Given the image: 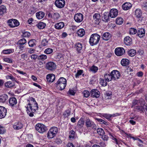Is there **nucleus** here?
I'll use <instances>...</instances> for the list:
<instances>
[{
    "label": "nucleus",
    "instance_id": "1",
    "mask_svg": "<svg viewBox=\"0 0 147 147\" xmlns=\"http://www.w3.org/2000/svg\"><path fill=\"white\" fill-rule=\"evenodd\" d=\"M29 102L26 107V111L29 116L32 117L34 115L33 113L38 109V105L35 99L32 98H31Z\"/></svg>",
    "mask_w": 147,
    "mask_h": 147
},
{
    "label": "nucleus",
    "instance_id": "2",
    "mask_svg": "<svg viewBox=\"0 0 147 147\" xmlns=\"http://www.w3.org/2000/svg\"><path fill=\"white\" fill-rule=\"evenodd\" d=\"M55 84L57 89L62 90L65 89L66 86V80L63 77H61Z\"/></svg>",
    "mask_w": 147,
    "mask_h": 147
},
{
    "label": "nucleus",
    "instance_id": "3",
    "mask_svg": "<svg viewBox=\"0 0 147 147\" xmlns=\"http://www.w3.org/2000/svg\"><path fill=\"white\" fill-rule=\"evenodd\" d=\"M100 38V36L97 34H92L89 40L90 45L93 46L97 44L99 42Z\"/></svg>",
    "mask_w": 147,
    "mask_h": 147
},
{
    "label": "nucleus",
    "instance_id": "4",
    "mask_svg": "<svg viewBox=\"0 0 147 147\" xmlns=\"http://www.w3.org/2000/svg\"><path fill=\"white\" fill-rule=\"evenodd\" d=\"M58 131L56 127H52L51 128L47 133V137L49 138H53L56 136Z\"/></svg>",
    "mask_w": 147,
    "mask_h": 147
},
{
    "label": "nucleus",
    "instance_id": "5",
    "mask_svg": "<svg viewBox=\"0 0 147 147\" xmlns=\"http://www.w3.org/2000/svg\"><path fill=\"white\" fill-rule=\"evenodd\" d=\"M35 128L39 133H43L47 130V127L41 123H38L35 126Z\"/></svg>",
    "mask_w": 147,
    "mask_h": 147
},
{
    "label": "nucleus",
    "instance_id": "6",
    "mask_svg": "<svg viewBox=\"0 0 147 147\" xmlns=\"http://www.w3.org/2000/svg\"><path fill=\"white\" fill-rule=\"evenodd\" d=\"M46 68L50 71H54L57 68L56 64L53 62L50 61L47 63L46 65Z\"/></svg>",
    "mask_w": 147,
    "mask_h": 147
},
{
    "label": "nucleus",
    "instance_id": "7",
    "mask_svg": "<svg viewBox=\"0 0 147 147\" xmlns=\"http://www.w3.org/2000/svg\"><path fill=\"white\" fill-rule=\"evenodd\" d=\"M8 25L11 28H14L18 26L20 23L16 19H10L8 20Z\"/></svg>",
    "mask_w": 147,
    "mask_h": 147
},
{
    "label": "nucleus",
    "instance_id": "8",
    "mask_svg": "<svg viewBox=\"0 0 147 147\" xmlns=\"http://www.w3.org/2000/svg\"><path fill=\"white\" fill-rule=\"evenodd\" d=\"M85 125L87 128L92 127L93 129H96V126L94 123L89 119H87L86 120Z\"/></svg>",
    "mask_w": 147,
    "mask_h": 147
},
{
    "label": "nucleus",
    "instance_id": "9",
    "mask_svg": "<svg viewBox=\"0 0 147 147\" xmlns=\"http://www.w3.org/2000/svg\"><path fill=\"white\" fill-rule=\"evenodd\" d=\"M111 74L112 76V78L113 80H117L119 79L120 76V74L119 72L117 70H113L111 72Z\"/></svg>",
    "mask_w": 147,
    "mask_h": 147
},
{
    "label": "nucleus",
    "instance_id": "10",
    "mask_svg": "<svg viewBox=\"0 0 147 147\" xmlns=\"http://www.w3.org/2000/svg\"><path fill=\"white\" fill-rule=\"evenodd\" d=\"M125 53L124 49L122 47H118L115 50V53L117 56H121L124 55Z\"/></svg>",
    "mask_w": 147,
    "mask_h": 147
},
{
    "label": "nucleus",
    "instance_id": "11",
    "mask_svg": "<svg viewBox=\"0 0 147 147\" xmlns=\"http://www.w3.org/2000/svg\"><path fill=\"white\" fill-rule=\"evenodd\" d=\"M75 20L77 22H81L83 19V16L81 13H77L76 14L74 18Z\"/></svg>",
    "mask_w": 147,
    "mask_h": 147
},
{
    "label": "nucleus",
    "instance_id": "12",
    "mask_svg": "<svg viewBox=\"0 0 147 147\" xmlns=\"http://www.w3.org/2000/svg\"><path fill=\"white\" fill-rule=\"evenodd\" d=\"M65 4L64 0H56L55 2V4L56 7L61 8L63 7Z\"/></svg>",
    "mask_w": 147,
    "mask_h": 147
},
{
    "label": "nucleus",
    "instance_id": "13",
    "mask_svg": "<svg viewBox=\"0 0 147 147\" xmlns=\"http://www.w3.org/2000/svg\"><path fill=\"white\" fill-rule=\"evenodd\" d=\"M7 110L4 107L0 106V119L4 118L6 115Z\"/></svg>",
    "mask_w": 147,
    "mask_h": 147
},
{
    "label": "nucleus",
    "instance_id": "14",
    "mask_svg": "<svg viewBox=\"0 0 147 147\" xmlns=\"http://www.w3.org/2000/svg\"><path fill=\"white\" fill-rule=\"evenodd\" d=\"M110 17L112 18L116 17L118 15V11L116 9H111L109 13Z\"/></svg>",
    "mask_w": 147,
    "mask_h": 147
},
{
    "label": "nucleus",
    "instance_id": "15",
    "mask_svg": "<svg viewBox=\"0 0 147 147\" xmlns=\"http://www.w3.org/2000/svg\"><path fill=\"white\" fill-rule=\"evenodd\" d=\"M9 105L11 107H15L17 103V99L15 97H12L9 100Z\"/></svg>",
    "mask_w": 147,
    "mask_h": 147
},
{
    "label": "nucleus",
    "instance_id": "16",
    "mask_svg": "<svg viewBox=\"0 0 147 147\" xmlns=\"http://www.w3.org/2000/svg\"><path fill=\"white\" fill-rule=\"evenodd\" d=\"M100 94V92L96 89H92L90 92L91 95L93 97H99Z\"/></svg>",
    "mask_w": 147,
    "mask_h": 147
},
{
    "label": "nucleus",
    "instance_id": "17",
    "mask_svg": "<svg viewBox=\"0 0 147 147\" xmlns=\"http://www.w3.org/2000/svg\"><path fill=\"white\" fill-rule=\"evenodd\" d=\"M23 124L20 122H17L14 123L13 125V129L16 130H18L22 128Z\"/></svg>",
    "mask_w": 147,
    "mask_h": 147
},
{
    "label": "nucleus",
    "instance_id": "18",
    "mask_svg": "<svg viewBox=\"0 0 147 147\" xmlns=\"http://www.w3.org/2000/svg\"><path fill=\"white\" fill-rule=\"evenodd\" d=\"M46 78L47 82H52L55 80V76L53 74H49L47 75Z\"/></svg>",
    "mask_w": 147,
    "mask_h": 147
},
{
    "label": "nucleus",
    "instance_id": "19",
    "mask_svg": "<svg viewBox=\"0 0 147 147\" xmlns=\"http://www.w3.org/2000/svg\"><path fill=\"white\" fill-rule=\"evenodd\" d=\"M84 123V119H80L78 122L77 124L76 127L80 130L83 127Z\"/></svg>",
    "mask_w": 147,
    "mask_h": 147
},
{
    "label": "nucleus",
    "instance_id": "20",
    "mask_svg": "<svg viewBox=\"0 0 147 147\" xmlns=\"http://www.w3.org/2000/svg\"><path fill=\"white\" fill-rule=\"evenodd\" d=\"M124 43L127 45H130L132 43L131 38L129 36L125 37L124 40Z\"/></svg>",
    "mask_w": 147,
    "mask_h": 147
},
{
    "label": "nucleus",
    "instance_id": "21",
    "mask_svg": "<svg viewBox=\"0 0 147 147\" xmlns=\"http://www.w3.org/2000/svg\"><path fill=\"white\" fill-rule=\"evenodd\" d=\"M131 4L130 3L126 2L123 4L122 7L124 10H127L130 9L132 7Z\"/></svg>",
    "mask_w": 147,
    "mask_h": 147
},
{
    "label": "nucleus",
    "instance_id": "22",
    "mask_svg": "<svg viewBox=\"0 0 147 147\" xmlns=\"http://www.w3.org/2000/svg\"><path fill=\"white\" fill-rule=\"evenodd\" d=\"M145 31L143 28L139 29L138 30L137 35L139 37L141 38L145 35Z\"/></svg>",
    "mask_w": 147,
    "mask_h": 147
},
{
    "label": "nucleus",
    "instance_id": "23",
    "mask_svg": "<svg viewBox=\"0 0 147 147\" xmlns=\"http://www.w3.org/2000/svg\"><path fill=\"white\" fill-rule=\"evenodd\" d=\"M111 35L109 32H105L102 35V39L105 41L108 40L111 37Z\"/></svg>",
    "mask_w": 147,
    "mask_h": 147
},
{
    "label": "nucleus",
    "instance_id": "24",
    "mask_svg": "<svg viewBox=\"0 0 147 147\" xmlns=\"http://www.w3.org/2000/svg\"><path fill=\"white\" fill-rule=\"evenodd\" d=\"M64 26V24L63 22H61L55 24L54 26L55 28L57 29L60 30Z\"/></svg>",
    "mask_w": 147,
    "mask_h": 147
},
{
    "label": "nucleus",
    "instance_id": "25",
    "mask_svg": "<svg viewBox=\"0 0 147 147\" xmlns=\"http://www.w3.org/2000/svg\"><path fill=\"white\" fill-rule=\"evenodd\" d=\"M109 14L108 12H105L103 14L102 17V20L106 22L109 21Z\"/></svg>",
    "mask_w": 147,
    "mask_h": 147
},
{
    "label": "nucleus",
    "instance_id": "26",
    "mask_svg": "<svg viewBox=\"0 0 147 147\" xmlns=\"http://www.w3.org/2000/svg\"><path fill=\"white\" fill-rule=\"evenodd\" d=\"M7 95L5 94H3L0 96V102H4L8 98Z\"/></svg>",
    "mask_w": 147,
    "mask_h": 147
},
{
    "label": "nucleus",
    "instance_id": "27",
    "mask_svg": "<svg viewBox=\"0 0 147 147\" xmlns=\"http://www.w3.org/2000/svg\"><path fill=\"white\" fill-rule=\"evenodd\" d=\"M7 9L6 7L3 5L0 6V15H3L6 13Z\"/></svg>",
    "mask_w": 147,
    "mask_h": 147
},
{
    "label": "nucleus",
    "instance_id": "28",
    "mask_svg": "<svg viewBox=\"0 0 147 147\" xmlns=\"http://www.w3.org/2000/svg\"><path fill=\"white\" fill-rule=\"evenodd\" d=\"M121 64L123 66H126L129 63V60L126 59H123L121 61Z\"/></svg>",
    "mask_w": 147,
    "mask_h": 147
},
{
    "label": "nucleus",
    "instance_id": "29",
    "mask_svg": "<svg viewBox=\"0 0 147 147\" xmlns=\"http://www.w3.org/2000/svg\"><path fill=\"white\" fill-rule=\"evenodd\" d=\"M14 86L15 84L14 82L10 81L7 82L5 84V86L7 88H11Z\"/></svg>",
    "mask_w": 147,
    "mask_h": 147
},
{
    "label": "nucleus",
    "instance_id": "30",
    "mask_svg": "<svg viewBox=\"0 0 147 147\" xmlns=\"http://www.w3.org/2000/svg\"><path fill=\"white\" fill-rule=\"evenodd\" d=\"M45 13L43 12L40 11L36 13V16L37 18L39 19H41L45 16Z\"/></svg>",
    "mask_w": 147,
    "mask_h": 147
},
{
    "label": "nucleus",
    "instance_id": "31",
    "mask_svg": "<svg viewBox=\"0 0 147 147\" xmlns=\"http://www.w3.org/2000/svg\"><path fill=\"white\" fill-rule=\"evenodd\" d=\"M75 47L78 52H80V51L82 49V46L81 43L77 42L75 44Z\"/></svg>",
    "mask_w": 147,
    "mask_h": 147
},
{
    "label": "nucleus",
    "instance_id": "32",
    "mask_svg": "<svg viewBox=\"0 0 147 147\" xmlns=\"http://www.w3.org/2000/svg\"><path fill=\"white\" fill-rule=\"evenodd\" d=\"M105 80L108 82L113 80V78H112V76L111 73L110 74H106L105 75Z\"/></svg>",
    "mask_w": 147,
    "mask_h": 147
},
{
    "label": "nucleus",
    "instance_id": "33",
    "mask_svg": "<svg viewBox=\"0 0 147 147\" xmlns=\"http://www.w3.org/2000/svg\"><path fill=\"white\" fill-rule=\"evenodd\" d=\"M85 33V30L83 28L79 29L77 32V34L80 37H82L84 36Z\"/></svg>",
    "mask_w": 147,
    "mask_h": 147
},
{
    "label": "nucleus",
    "instance_id": "34",
    "mask_svg": "<svg viewBox=\"0 0 147 147\" xmlns=\"http://www.w3.org/2000/svg\"><path fill=\"white\" fill-rule=\"evenodd\" d=\"M36 40L34 39H32L29 40L28 42V45L31 47H33L36 45Z\"/></svg>",
    "mask_w": 147,
    "mask_h": 147
},
{
    "label": "nucleus",
    "instance_id": "35",
    "mask_svg": "<svg viewBox=\"0 0 147 147\" xmlns=\"http://www.w3.org/2000/svg\"><path fill=\"white\" fill-rule=\"evenodd\" d=\"M142 12L140 9H137L135 11V15L138 18H140L142 16Z\"/></svg>",
    "mask_w": 147,
    "mask_h": 147
},
{
    "label": "nucleus",
    "instance_id": "36",
    "mask_svg": "<svg viewBox=\"0 0 147 147\" xmlns=\"http://www.w3.org/2000/svg\"><path fill=\"white\" fill-rule=\"evenodd\" d=\"M112 96V93L110 91H107L105 94V99H110Z\"/></svg>",
    "mask_w": 147,
    "mask_h": 147
},
{
    "label": "nucleus",
    "instance_id": "37",
    "mask_svg": "<svg viewBox=\"0 0 147 147\" xmlns=\"http://www.w3.org/2000/svg\"><path fill=\"white\" fill-rule=\"evenodd\" d=\"M116 115H115V114H104L102 116L104 117L108 120L110 119V118L111 117H113L116 116Z\"/></svg>",
    "mask_w": 147,
    "mask_h": 147
},
{
    "label": "nucleus",
    "instance_id": "38",
    "mask_svg": "<svg viewBox=\"0 0 147 147\" xmlns=\"http://www.w3.org/2000/svg\"><path fill=\"white\" fill-rule=\"evenodd\" d=\"M36 26L38 28L42 29L45 27L46 24L45 23L43 22H41L38 23Z\"/></svg>",
    "mask_w": 147,
    "mask_h": 147
},
{
    "label": "nucleus",
    "instance_id": "39",
    "mask_svg": "<svg viewBox=\"0 0 147 147\" xmlns=\"http://www.w3.org/2000/svg\"><path fill=\"white\" fill-rule=\"evenodd\" d=\"M123 22V19L121 18H118L116 20V22L118 25H121Z\"/></svg>",
    "mask_w": 147,
    "mask_h": 147
},
{
    "label": "nucleus",
    "instance_id": "40",
    "mask_svg": "<svg viewBox=\"0 0 147 147\" xmlns=\"http://www.w3.org/2000/svg\"><path fill=\"white\" fill-rule=\"evenodd\" d=\"M136 51L134 49H132L128 52V55L131 57L134 56L136 54Z\"/></svg>",
    "mask_w": 147,
    "mask_h": 147
},
{
    "label": "nucleus",
    "instance_id": "41",
    "mask_svg": "<svg viewBox=\"0 0 147 147\" xmlns=\"http://www.w3.org/2000/svg\"><path fill=\"white\" fill-rule=\"evenodd\" d=\"M97 133L100 136H102L105 134V132L103 129L101 128H98L97 129Z\"/></svg>",
    "mask_w": 147,
    "mask_h": 147
},
{
    "label": "nucleus",
    "instance_id": "42",
    "mask_svg": "<svg viewBox=\"0 0 147 147\" xmlns=\"http://www.w3.org/2000/svg\"><path fill=\"white\" fill-rule=\"evenodd\" d=\"M6 78L7 80L10 79L13 82H16V78L12 75L6 76Z\"/></svg>",
    "mask_w": 147,
    "mask_h": 147
},
{
    "label": "nucleus",
    "instance_id": "43",
    "mask_svg": "<svg viewBox=\"0 0 147 147\" xmlns=\"http://www.w3.org/2000/svg\"><path fill=\"white\" fill-rule=\"evenodd\" d=\"M47 58V55H42L38 56V60H41L42 61L46 59Z\"/></svg>",
    "mask_w": 147,
    "mask_h": 147
},
{
    "label": "nucleus",
    "instance_id": "44",
    "mask_svg": "<svg viewBox=\"0 0 147 147\" xmlns=\"http://www.w3.org/2000/svg\"><path fill=\"white\" fill-rule=\"evenodd\" d=\"M137 32L136 30L134 28H131L129 30V33L130 34H135Z\"/></svg>",
    "mask_w": 147,
    "mask_h": 147
},
{
    "label": "nucleus",
    "instance_id": "45",
    "mask_svg": "<svg viewBox=\"0 0 147 147\" xmlns=\"http://www.w3.org/2000/svg\"><path fill=\"white\" fill-rule=\"evenodd\" d=\"M93 18L95 20H98L100 18V14L98 13H95L93 16Z\"/></svg>",
    "mask_w": 147,
    "mask_h": 147
},
{
    "label": "nucleus",
    "instance_id": "46",
    "mask_svg": "<svg viewBox=\"0 0 147 147\" xmlns=\"http://www.w3.org/2000/svg\"><path fill=\"white\" fill-rule=\"evenodd\" d=\"M106 80H104L103 79L101 78L100 79V83L101 85L103 86H105L107 85V82Z\"/></svg>",
    "mask_w": 147,
    "mask_h": 147
},
{
    "label": "nucleus",
    "instance_id": "47",
    "mask_svg": "<svg viewBox=\"0 0 147 147\" xmlns=\"http://www.w3.org/2000/svg\"><path fill=\"white\" fill-rule=\"evenodd\" d=\"M53 52V49L50 48H47L45 51V53L47 54H50L51 53Z\"/></svg>",
    "mask_w": 147,
    "mask_h": 147
},
{
    "label": "nucleus",
    "instance_id": "48",
    "mask_svg": "<svg viewBox=\"0 0 147 147\" xmlns=\"http://www.w3.org/2000/svg\"><path fill=\"white\" fill-rule=\"evenodd\" d=\"M26 42V40L24 38L18 41V44L20 45H23Z\"/></svg>",
    "mask_w": 147,
    "mask_h": 147
},
{
    "label": "nucleus",
    "instance_id": "49",
    "mask_svg": "<svg viewBox=\"0 0 147 147\" xmlns=\"http://www.w3.org/2000/svg\"><path fill=\"white\" fill-rule=\"evenodd\" d=\"M82 93L84 96L86 98L88 97L90 95L89 92L87 90H85Z\"/></svg>",
    "mask_w": 147,
    "mask_h": 147
},
{
    "label": "nucleus",
    "instance_id": "50",
    "mask_svg": "<svg viewBox=\"0 0 147 147\" xmlns=\"http://www.w3.org/2000/svg\"><path fill=\"white\" fill-rule=\"evenodd\" d=\"M90 70L94 73H96L97 72L98 68L94 65L92 66L90 69Z\"/></svg>",
    "mask_w": 147,
    "mask_h": 147
},
{
    "label": "nucleus",
    "instance_id": "51",
    "mask_svg": "<svg viewBox=\"0 0 147 147\" xmlns=\"http://www.w3.org/2000/svg\"><path fill=\"white\" fill-rule=\"evenodd\" d=\"M69 137L70 138H74L75 135V132L74 130H71L69 132Z\"/></svg>",
    "mask_w": 147,
    "mask_h": 147
},
{
    "label": "nucleus",
    "instance_id": "52",
    "mask_svg": "<svg viewBox=\"0 0 147 147\" xmlns=\"http://www.w3.org/2000/svg\"><path fill=\"white\" fill-rule=\"evenodd\" d=\"M60 17L59 14L58 13H54L53 18L55 20H58Z\"/></svg>",
    "mask_w": 147,
    "mask_h": 147
},
{
    "label": "nucleus",
    "instance_id": "53",
    "mask_svg": "<svg viewBox=\"0 0 147 147\" xmlns=\"http://www.w3.org/2000/svg\"><path fill=\"white\" fill-rule=\"evenodd\" d=\"M31 35L30 33L28 32H25L23 33L22 36L23 37H28Z\"/></svg>",
    "mask_w": 147,
    "mask_h": 147
},
{
    "label": "nucleus",
    "instance_id": "54",
    "mask_svg": "<svg viewBox=\"0 0 147 147\" xmlns=\"http://www.w3.org/2000/svg\"><path fill=\"white\" fill-rule=\"evenodd\" d=\"M139 105L143 106L145 105V101L142 98H141L138 100Z\"/></svg>",
    "mask_w": 147,
    "mask_h": 147
},
{
    "label": "nucleus",
    "instance_id": "55",
    "mask_svg": "<svg viewBox=\"0 0 147 147\" xmlns=\"http://www.w3.org/2000/svg\"><path fill=\"white\" fill-rule=\"evenodd\" d=\"M83 72V70H78L77 73L75 74V76L76 78L78 77L79 76L82 75Z\"/></svg>",
    "mask_w": 147,
    "mask_h": 147
},
{
    "label": "nucleus",
    "instance_id": "56",
    "mask_svg": "<svg viewBox=\"0 0 147 147\" xmlns=\"http://www.w3.org/2000/svg\"><path fill=\"white\" fill-rule=\"evenodd\" d=\"M5 128L0 125V134H3L5 132Z\"/></svg>",
    "mask_w": 147,
    "mask_h": 147
},
{
    "label": "nucleus",
    "instance_id": "57",
    "mask_svg": "<svg viewBox=\"0 0 147 147\" xmlns=\"http://www.w3.org/2000/svg\"><path fill=\"white\" fill-rule=\"evenodd\" d=\"M55 142L56 144H59L62 143V141L60 138H57L55 139Z\"/></svg>",
    "mask_w": 147,
    "mask_h": 147
},
{
    "label": "nucleus",
    "instance_id": "58",
    "mask_svg": "<svg viewBox=\"0 0 147 147\" xmlns=\"http://www.w3.org/2000/svg\"><path fill=\"white\" fill-rule=\"evenodd\" d=\"M138 105H139L138 100H134L133 102V104L132 106V107L134 108L135 106H137Z\"/></svg>",
    "mask_w": 147,
    "mask_h": 147
},
{
    "label": "nucleus",
    "instance_id": "59",
    "mask_svg": "<svg viewBox=\"0 0 147 147\" xmlns=\"http://www.w3.org/2000/svg\"><path fill=\"white\" fill-rule=\"evenodd\" d=\"M48 41L45 39L42 40V45L44 46H45L47 45Z\"/></svg>",
    "mask_w": 147,
    "mask_h": 147
},
{
    "label": "nucleus",
    "instance_id": "60",
    "mask_svg": "<svg viewBox=\"0 0 147 147\" xmlns=\"http://www.w3.org/2000/svg\"><path fill=\"white\" fill-rule=\"evenodd\" d=\"M69 93L71 94L74 95L75 93V90H74L73 88H71L69 89Z\"/></svg>",
    "mask_w": 147,
    "mask_h": 147
},
{
    "label": "nucleus",
    "instance_id": "61",
    "mask_svg": "<svg viewBox=\"0 0 147 147\" xmlns=\"http://www.w3.org/2000/svg\"><path fill=\"white\" fill-rule=\"evenodd\" d=\"M12 52V51L10 49H7L5 50H3V53L4 54H9L10 53Z\"/></svg>",
    "mask_w": 147,
    "mask_h": 147
},
{
    "label": "nucleus",
    "instance_id": "62",
    "mask_svg": "<svg viewBox=\"0 0 147 147\" xmlns=\"http://www.w3.org/2000/svg\"><path fill=\"white\" fill-rule=\"evenodd\" d=\"M28 55L26 53H24L21 55V58L25 60L27 58Z\"/></svg>",
    "mask_w": 147,
    "mask_h": 147
},
{
    "label": "nucleus",
    "instance_id": "63",
    "mask_svg": "<svg viewBox=\"0 0 147 147\" xmlns=\"http://www.w3.org/2000/svg\"><path fill=\"white\" fill-rule=\"evenodd\" d=\"M101 138L104 141H107L108 140V137L106 135L104 134L101 136Z\"/></svg>",
    "mask_w": 147,
    "mask_h": 147
},
{
    "label": "nucleus",
    "instance_id": "64",
    "mask_svg": "<svg viewBox=\"0 0 147 147\" xmlns=\"http://www.w3.org/2000/svg\"><path fill=\"white\" fill-rule=\"evenodd\" d=\"M97 120L98 121L100 122H101L102 123H103V124H105L106 125H107V122L106 121H105L104 120H103V119H97Z\"/></svg>",
    "mask_w": 147,
    "mask_h": 147
}]
</instances>
